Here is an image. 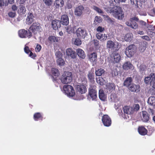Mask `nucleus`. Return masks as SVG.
Masks as SVG:
<instances>
[{
  "label": "nucleus",
  "instance_id": "f257e3e1",
  "mask_svg": "<svg viewBox=\"0 0 155 155\" xmlns=\"http://www.w3.org/2000/svg\"><path fill=\"white\" fill-rule=\"evenodd\" d=\"M107 12L112 13V15L116 18L121 20L124 17V14L121 7L118 6H115L109 7L107 10Z\"/></svg>",
  "mask_w": 155,
  "mask_h": 155
},
{
  "label": "nucleus",
  "instance_id": "f03ea898",
  "mask_svg": "<svg viewBox=\"0 0 155 155\" xmlns=\"http://www.w3.org/2000/svg\"><path fill=\"white\" fill-rule=\"evenodd\" d=\"M72 79V73L69 72H65L63 74L60 80L62 83L68 84L70 83Z\"/></svg>",
  "mask_w": 155,
  "mask_h": 155
},
{
  "label": "nucleus",
  "instance_id": "7ed1b4c3",
  "mask_svg": "<svg viewBox=\"0 0 155 155\" xmlns=\"http://www.w3.org/2000/svg\"><path fill=\"white\" fill-rule=\"evenodd\" d=\"M124 114L122 116L126 119H129L131 117V114L134 113L133 108L129 106H125L123 108Z\"/></svg>",
  "mask_w": 155,
  "mask_h": 155
},
{
  "label": "nucleus",
  "instance_id": "20e7f679",
  "mask_svg": "<svg viewBox=\"0 0 155 155\" xmlns=\"http://www.w3.org/2000/svg\"><path fill=\"white\" fill-rule=\"evenodd\" d=\"M144 81L147 84H150L152 87L155 89V73H152L146 77Z\"/></svg>",
  "mask_w": 155,
  "mask_h": 155
},
{
  "label": "nucleus",
  "instance_id": "39448f33",
  "mask_svg": "<svg viewBox=\"0 0 155 155\" xmlns=\"http://www.w3.org/2000/svg\"><path fill=\"white\" fill-rule=\"evenodd\" d=\"M64 92L68 96L73 97L75 95V92L72 87L70 85H66L63 87Z\"/></svg>",
  "mask_w": 155,
  "mask_h": 155
},
{
  "label": "nucleus",
  "instance_id": "423d86ee",
  "mask_svg": "<svg viewBox=\"0 0 155 155\" xmlns=\"http://www.w3.org/2000/svg\"><path fill=\"white\" fill-rule=\"evenodd\" d=\"M136 51V47L135 45H132L127 47L125 51V53L128 57H132Z\"/></svg>",
  "mask_w": 155,
  "mask_h": 155
},
{
  "label": "nucleus",
  "instance_id": "0eeeda50",
  "mask_svg": "<svg viewBox=\"0 0 155 155\" xmlns=\"http://www.w3.org/2000/svg\"><path fill=\"white\" fill-rule=\"evenodd\" d=\"M29 31L34 34L37 33L38 32H41L42 29L40 25L38 23H34L29 28Z\"/></svg>",
  "mask_w": 155,
  "mask_h": 155
},
{
  "label": "nucleus",
  "instance_id": "6e6552de",
  "mask_svg": "<svg viewBox=\"0 0 155 155\" xmlns=\"http://www.w3.org/2000/svg\"><path fill=\"white\" fill-rule=\"evenodd\" d=\"M18 35L21 38H25L26 37H30L31 36V32L29 29L27 31L25 29L20 30L18 31Z\"/></svg>",
  "mask_w": 155,
  "mask_h": 155
},
{
  "label": "nucleus",
  "instance_id": "1a4fd4ad",
  "mask_svg": "<svg viewBox=\"0 0 155 155\" xmlns=\"http://www.w3.org/2000/svg\"><path fill=\"white\" fill-rule=\"evenodd\" d=\"M76 35L79 38H84L87 36V33L85 30L82 28H79L76 30Z\"/></svg>",
  "mask_w": 155,
  "mask_h": 155
},
{
  "label": "nucleus",
  "instance_id": "9d476101",
  "mask_svg": "<svg viewBox=\"0 0 155 155\" xmlns=\"http://www.w3.org/2000/svg\"><path fill=\"white\" fill-rule=\"evenodd\" d=\"M102 121L104 126L109 127L111 124V121L110 117L107 115H104L102 118Z\"/></svg>",
  "mask_w": 155,
  "mask_h": 155
},
{
  "label": "nucleus",
  "instance_id": "9b49d317",
  "mask_svg": "<svg viewBox=\"0 0 155 155\" xmlns=\"http://www.w3.org/2000/svg\"><path fill=\"white\" fill-rule=\"evenodd\" d=\"M89 94L92 100H95L97 97V91L94 87H91L89 89Z\"/></svg>",
  "mask_w": 155,
  "mask_h": 155
},
{
  "label": "nucleus",
  "instance_id": "f8f14e48",
  "mask_svg": "<svg viewBox=\"0 0 155 155\" xmlns=\"http://www.w3.org/2000/svg\"><path fill=\"white\" fill-rule=\"evenodd\" d=\"M129 89L132 92H138L140 91V87L138 85L132 84L130 85Z\"/></svg>",
  "mask_w": 155,
  "mask_h": 155
},
{
  "label": "nucleus",
  "instance_id": "ddd939ff",
  "mask_svg": "<svg viewBox=\"0 0 155 155\" xmlns=\"http://www.w3.org/2000/svg\"><path fill=\"white\" fill-rule=\"evenodd\" d=\"M51 26L54 30L58 29L61 27V23L60 21L58 20H54L51 22Z\"/></svg>",
  "mask_w": 155,
  "mask_h": 155
},
{
  "label": "nucleus",
  "instance_id": "4468645a",
  "mask_svg": "<svg viewBox=\"0 0 155 155\" xmlns=\"http://www.w3.org/2000/svg\"><path fill=\"white\" fill-rule=\"evenodd\" d=\"M66 54L68 56H69L72 58H75L77 56L75 52L70 48L66 49Z\"/></svg>",
  "mask_w": 155,
  "mask_h": 155
},
{
  "label": "nucleus",
  "instance_id": "2eb2a0df",
  "mask_svg": "<svg viewBox=\"0 0 155 155\" xmlns=\"http://www.w3.org/2000/svg\"><path fill=\"white\" fill-rule=\"evenodd\" d=\"M84 7L82 5H80L76 8L74 10V14L78 16H80L82 13Z\"/></svg>",
  "mask_w": 155,
  "mask_h": 155
},
{
  "label": "nucleus",
  "instance_id": "dca6fc26",
  "mask_svg": "<svg viewBox=\"0 0 155 155\" xmlns=\"http://www.w3.org/2000/svg\"><path fill=\"white\" fill-rule=\"evenodd\" d=\"M60 22L63 25H68L69 23L68 16L66 15H62L61 17Z\"/></svg>",
  "mask_w": 155,
  "mask_h": 155
},
{
  "label": "nucleus",
  "instance_id": "f3484780",
  "mask_svg": "<svg viewBox=\"0 0 155 155\" xmlns=\"http://www.w3.org/2000/svg\"><path fill=\"white\" fill-rule=\"evenodd\" d=\"M77 91L81 94L85 93L87 91L86 87L83 85H78L76 87Z\"/></svg>",
  "mask_w": 155,
  "mask_h": 155
},
{
  "label": "nucleus",
  "instance_id": "a211bd4d",
  "mask_svg": "<svg viewBox=\"0 0 155 155\" xmlns=\"http://www.w3.org/2000/svg\"><path fill=\"white\" fill-rule=\"evenodd\" d=\"M76 52L78 56L80 58L84 59L86 57V54L83 50L81 48L76 49Z\"/></svg>",
  "mask_w": 155,
  "mask_h": 155
},
{
  "label": "nucleus",
  "instance_id": "6ab92c4d",
  "mask_svg": "<svg viewBox=\"0 0 155 155\" xmlns=\"http://www.w3.org/2000/svg\"><path fill=\"white\" fill-rule=\"evenodd\" d=\"M106 47L108 49H113L114 50H117L114 43L111 40H109L107 41Z\"/></svg>",
  "mask_w": 155,
  "mask_h": 155
},
{
  "label": "nucleus",
  "instance_id": "aec40b11",
  "mask_svg": "<svg viewBox=\"0 0 155 155\" xmlns=\"http://www.w3.org/2000/svg\"><path fill=\"white\" fill-rule=\"evenodd\" d=\"M96 37L98 39L100 40L101 41L106 40L107 38V35L105 34L98 33L96 34Z\"/></svg>",
  "mask_w": 155,
  "mask_h": 155
},
{
  "label": "nucleus",
  "instance_id": "412c9836",
  "mask_svg": "<svg viewBox=\"0 0 155 155\" xmlns=\"http://www.w3.org/2000/svg\"><path fill=\"white\" fill-rule=\"evenodd\" d=\"M123 68L124 70L132 69L134 67L133 65L129 62H127L123 65Z\"/></svg>",
  "mask_w": 155,
  "mask_h": 155
},
{
  "label": "nucleus",
  "instance_id": "4be33fe9",
  "mask_svg": "<svg viewBox=\"0 0 155 155\" xmlns=\"http://www.w3.org/2000/svg\"><path fill=\"white\" fill-rule=\"evenodd\" d=\"M141 117L142 121L144 122H147L149 120V116L147 112L146 111H142Z\"/></svg>",
  "mask_w": 155,
  "mask_h": 155
},
{
  "label": "nucleus",
  "instance_id": "5701e85b",
  "mask_svg": "<svg viewBox=\"0 0 155 155\" xmlns=\"http://www.w3.org/2000/svg\"><path fill=\"white\" fill-rule=\"evenodd\" d=\"M99 97L100 100L102 101H105L106 98V95L104 94L103 91L100 89L99 92Z\"/></svg>",
  "mask_w": 155,
  "mask_h": 155
},
{
  "label": "nucleus",
  "instance_id": "b1692460",
  "mask_svg": "<svg viewBox=\"0 0 155 155\" xmlns=\"http://www.w3.org/2000/svg\"><path fill=\"white\" fill-rule=\"evenodd\" d=\"M97 54L95 52L90 54L89 56V58L91 62L96 61L97 60Z\"/></svg>",
  "mask_w": 155,
  "mask_h": 155
},
{
  "label": "nucleus",
  "instance_id": "393cba45",
  "mask_svg": "<svg viewBox=\"0 0 155 155\" xmlns=\"http://www.w3.org/2000/svg\"><path fill=\"white\" fill-rule=\"evenodd\" d=\"M149 104L151 106H155V97L151 96L149 97L147 101Z\"/></svg>",
  "mask_w": 155,
  "mask_h": 155
},
{
  "label": "nucleus",
  "instance_id": "a878e982",
  "mask_svg": "<svg viewBox=\"0 0 155 155\" xmlns=\"http://www.w3.org/2000/svg\"><path fill=\"white\" fill-rule=\"evenodd\" d=\"M54 5L57 8L59 7H61L64 5V2L63 0H56L55 2Z\"/></svg>",
  "mask_w": 155,
  "mask_h": 155
},
{
  "label": "nucleus",
  "instance_id": "bb28decb",
  "mask_svg": "<svg viewBox=\"0 0 155 155\" xmlns=\"http://www.w3.org/2000/svg\"><path fill=\"white\" fill-rule=\"evenodd\" d=\"M138 131L139 133L141 135H144L147 133V130L143 127H139L138 129Z\"/></svg>",
  "mask_w": 155,
  "mask_h": 155
},
{
  "label": "nucleus",
  "instance_id": "cd10ccee",
  "mask_svg": "<svg viewBox=\"0 0 155 155\" xmlns=\"http://www.w3.org/2000/svg\"><path fill=\"white\" fill-rule=\"evenodd\" d=\"M33 15L31 13H29L28 15L27 18L26 19V21L28 24H31L32 23L33 20Z\"/></svg>",
  "mask_w": 155,
  "mask_h": 155
},
{
  "label": "nucleus",
  "instance_id": "c85d7f7f",
  "mask_svg": "<svg viewBox=\"0 0 155 155\" xmlns=\"http://www.w3.org/2000/svg\"><path fill=\"white\" fill-rule=\"evenodd\" d=\"M48 40L51 43L58 42L60 41V38L58 37L54 36H50L48 38Z\"/></svg>",
  "mask_w": 155,
  "mask_h": 155
},
{
  "label": "nucleus",
  "instance_id": "c756f323",
  "mask_svg": "<svg viewBox=\"0 0 155 155\" xmlns=\"http://www.w3.org/2000/svg\"><path fill=\"white\" fill-rule=\"evenodd\" d=\"M115 88V85L114 84H107L106 85V89L109 92H112Z\"/></svg>",
  "mask_w": 155,
  "mask_h": 155
},
{
  "label": "nucleus",
  "instance_id": "7c9ffc66",
  "mask_svg": "<svg viewBox=\"0 0 155 155\" xmlns=\"http://www.w3.org/2000/svg\"><path fill=\"white\" fill-rule=\"evenodd\" d=\"M114 58V62L117 63L119 62L120 60V56L118 53H114L113 54Z\"/></svg>",
  "mask_w": 155,
  "mask_h": 155
},
{
  "label": "nucleus",
  "instance_id": "2f4dec72",
  "mask_svg": "<svg viewBox=\"0 0 155 155\" xmlns=\"http://www.w3.org/2000/svg\"><path fill=\"white\" fill-rule=\"evenodd\" d=\"M133 38V35L132 33H128L126 35L125 40L127 41H130Z\"/></svg>",
  "mask_w": 155,
  "mask_h": 155
},
{
  "label": "nucleus",
  "instance_id": "473e14b6",
  "mask_svg": "<svg viewBox=\"0 0 155 155\" xmlns=\"http://www.w3.org/2000/svg\"><path fill=\"white\" fill-rule=\"evenodd\" d=\"M132 79L130 77H128L126 78L124 82V85L127 87H130L131 84L130 83L132 82Z\"/></svg>",
  "mask_w": 155,
  "mask_h": 155
},
{
  "label": "nucleus",
  "instance_id": "72a5a7b5",
  "mask_svg": "<svg viewBox=\"0 0 155 155\" xmlns=\"http://www.w3.org/2000/svg\"><path fill=\"white\" fill-rule=\"evenodd\" d=\"M51 73L52 75L55 76H58L59 74L58 69L54 68L51 69Z\"/></svg>",
  "mask_w": 155,
  "mask_h": 155
},
{
  "label": "nucleus",
  "instance_id": "f704fd0d",
  "mask_svg": "<svg viewBox=\"0 0 155 155\" xmlns=\"http://www.w3.org/2000/svg\"><path fill=\"white\" fill-rule=\"evenodd\" d=\"M19 8L22 14H24L26 11V9L25 6L24 4L20 5Z\"/></svg>",
  "mask_w": 155,
  "mask_h": 155
},
{
  "label": "nucleus",
  "instance_id": "c9c22d12",
  "mask_svg": "<svg viewBox=\"0 0 155 155\" xmlns=\"http://www.w3.org/2000/svg\"><path fill=\"white\" fill-rule=\"evenodd\" d=\"M104 69H100L95 71V74L97 76H101L104 73Z\"/></svg>",
  "mask_w": 155,
  "mask_h": 155
},
{
  "label": "nucleus",
  "instance_id": "e433bc0d",
  "mask_svg": "<svg viewBox=\"0 0 155 155\" xmlns=\"http://www.w3.org/2000/svg\"><path fill=\"white\" fill-rule=\"evenodd\" d=\"M91 8L98 13L102 14L103 13V11L100 8L95 6L94 5Z\"/></svg>",
  "mask_w": 155,
  "mask_h": 155
},
{
  "label": "nucleus",
  "instance_id": "4c0bfd02",
  "mask_svg": "<svg viewBox=\"0 0 155 155\" xmlns=\"http://www.w3.org/2000/svg\"><path fill=\"white\" fill-rule=\"evenodd\" d=\"M143 47H140V49L141 50V51L143 52L145 50L146 48L147 47L148 43L146 41H144L143 43Z\"/></svg>",
  "mask_w": 155,
  "mask_h": 155
},
{
  "label": "nucleus",
  "instance_id": "58836bf2",
  "mask_svg": "<svg viewBox=\"0 0 155 155\" xmlns=\"http://www.w3.org/2000/svg\"><path fill=\"white\" fill-rule=\"evenodd\" d=\"M57 62L58 65L61 66L64 65L65 63L64 60L61 58H58L57 60Z\"/></svg>",
  "mask_w": 155,
  "mask_h": 155
},
{
  "label": "nucleus",
  "instance_id": "ea45409f",
  "mask_svg": "<svg viewBox=\"0 0 155 155\" xmlns=\"http://www.w3.org/2000/svg\"><path fill=\"white\" fill-rule=\"evenodd\" d=\"M34 118L35 120H38L40 118L42 119L41 115L39 113H37L34 114Z\"/></svg>",
  "mask_w": 155,
  "mask_h": 155
},
{
  "label": "nucleus",
  "instance_id": "a19ab883",
  "mask_svg": "<svg viewBox=\"0 0 155 155\" xmlns=\"http://www.w3.org/2000/svg\"><path fill=\"white\" fill-rule=\"evenodd\" d=\"M111 101L114 102H117L118 100L115 94H111L110 96Z\"/></svg>",
  "mask_w": 155,
  "mask_h": 155
},
{
  "label": "nucleus",
  "instance_id": "79ce46f5",
  "mask_svg": "<svg viewBox=\"0 0 155 155\" xmlns=\"http://www.w3.org/2000/svg\"><path fill=\"white\" fill-rule=\"evenodd\" d=\"M132 108H133V112H134V111H137L139 110L140 106L139 104H135L133 106V107Z\"/></svg>",
  "mask_w": 155,
  "mask_h": 155
},
{
  "label": "nucleus",
  "instance_id": "37998d69",
  "mask_svg": "<svg viewBox=\"0 0 155 155\" xmlns=\"http://www.w3.org/2000/svg\"><path fill=\"white\" fill-rule=\"evenodd\" d=\"M66 31L68 34H71L72 32V27L71 26L69 25L65 27Z\"/></svg>",
  "mask_w": 155,
  "mask_h": 155
},
{
  "label": "nucleus",
  "instance_id": "c03bdc74",
  "mask_svg": "<svg viewBox=\"0 0 155 155\" xmlns=\"http://www.w3.org/2000/svg\"><path fill=\"white\" fill-rule=\"evenodd\" d=\"M96 79L97 82L98 84H99L101 85H103V81L104 80L103 78H97Z\"/></svg>",
  "mask_w": 155,
  "mask_h": 155
},
{
  "label": "nucleus",
  "instance_id": "a18cd8bd",
  "mask_svg": "<svg viewBox=\"0 0 155 155\" xmlns=\"http://www.w3.org/2000/svg\"><path fill=\"white\" fill-rule=\"evenodd\" d=\"M105 17L104 18H105V20H106L108 22L110 23H112L114 21L113 20H112L107 15H105Z\"/></svg>",
  "mask_w": 155,
  "mask_h": 155
},
{
  "label": "nucleus",
  "instance_id": "49530a36",
  "mask_svg": "<svg viewBox=\"0 0 155 155\" xmlns=\"http://www.w3.org/2000/svg\"><path fill=\"white\" fill-rule=\"evenodd\" d=\"M146 69V66L143 64H141L140 67V71L141 73H143Z\"/></svg>",
  "mask_w": 155,
  "mask_h": 155
},
{
  "label": "nucleus",
  "instance_id": "de8ad7c7",
  "mask_svg": "<svg viewBox=\"0 0 155 155\" xmlns=\"http://www.w3.org/2000/svg\"><path fill=\"white\" fill-rule=\"evenodd\" d=\"M102 19L100 16H96L95 18L94 21L100 23L102 21Z\"/></svg>",
  "mask_w": 155,
  "mask_h": 155
},
{
  "label": "nucleus",
  "instance_id": "09e8293b",
  "mask_svg": "<svg viewBox=\"0 0 155 155\" xmlns=\"http://www.w3.org/2000/svg\"><path fill=\"white\" fill-rule=\"evenodd\" d=\"M16 14V12L11 11L9 12L8 13V14L9 17L11 18H14Z\"/></svg>",
  "mask_w": 155,
  "mask_h": 155
},
{
  "label": "nucleus",
  "instance_id": "8fccbe9b",
  "mask_svg": "<svg viewBox=\"0 0 155 155\" xmlns=\"http://www.w3.org/2000/svg\"><path fill=\"white\" fill-rule=\"evenodd\" d=\"M74 44L77 45H80L81 44V41L79 38H76L74 41Z\"/></svg>",
  "mask_w": 155,
  "mask_h": 155
},
{
  "label": "nucleus",
  "instance_id": "3c124183",
  "mask_svg": "<svg viewBox=\"0 0 155 155\" xmlns=\"http://www.w3.org/2000/svg\"><path fill=\"white\" fill-rule=\"evenodd\" d=\"M45 4L48 6L50 5L52 2V0H43Z\"/></svg>",
  "mask_w": 155,
  "mask_h": 155
},
{
  "label": "nucleus",
  "instance_id": "603ef678",
  "mask_svg": "<svg viewBox=\"0 0 155 155\" xmlns=\"http://www.w3.org/2000/svg\"><path fill=\"white\" fill-rule=\"evenodd\" d=\"M88 77L90 80H93L94 78V74L91 72L89 73L88 74Z\"/></svg>",
  "mask_w": 155,
  "mask_h": 155
},
{
  "label": "nucleus",
  "instance_id": "864d4df0",
  "mask_svg": "<svg viewBox=\"0 0 155 155\" xmlns=\"http://www.w3.org/2000/svg\"><path fill=\"white\" fill-rule=\"evenodd\" d=\"M55 55L58 58H61L62 56V54L59 51H56L55 53Z\"/></svg>",
  "mask_w": 155,
  "mask_h": 155
},
{
  "label": "nucleus",
  "instance_id": "5fc2aeb1",
  "mask_svg": "<svg viewBox=\"0 0 155 155\" xmlns=\"http://www.w3.org/2000/svg\"><path fill=\"white\" fill-rule=\"evenodd\" d=\"M25 52L27 54H28L29 52L31 51L30 50L29 48L26 45L25 46V47L24 48Z\"/></svg>",
  "mask_w": 155,
  "mask_h": 155
},
{
  "label": "nucleus",
  "instance_id": "6e6d98bb",
  "mask_svg": "<svg viewBox=\"0 0 155 155\" xmlns=\"http://www.w3.org/2000/svg\"><path fill=\"white\" fill-rule=\"evenodd\" d=\"M132 24V26L131 28L134 29H136L138 27V25L137 23L135 22H131Z\"/></svg>",
  "mask_w": 155,
  "mask_h": 155
},
{
  "label": "nucleus",
  "instance_id": "4d7b16f0",
  "mask_svg": "<svg viewBox=\"0 0 155 155\" xmlns=\"http://www.w3.org/2000/svg\"><path fill=\"white\" fill-rule=\"evenodd\" d=\"M131 3L132 5H135L136 6H138V0H130Z\"/></svg>",
  "mask_w": 155,
  "mask_h": 155
},
{
  "label": "nucleus",
  "instance_id": "13d9d810",
  "mask_svg": "<svg viewBox=\"0 0 155 155\" xmlns=\"http://www.w3.org/2000/svg\"><path fill=\"white\" fill-rule=\"evenodd\" d=\"M41 46L39 45H37L35 48V51L36 52H39L41 50Z\"/></svg>",
  "mask_w": 155,
  "mask_h": 155
},
{
  "label": "nucleus",
  "instance_id": "bf43d9fd",
  "mask_svg": "<svg viewBox=\"0 0 155 155\" xmlns=\"http://www.w3.org/2000/svg\"><path fill=\"white\" fill-rule=\"evenodd\" d=\"M104 30V28L101 26H99L97 29V31H99L100 32H102Z\"/></svg>",
  "mask_w": 155,
  "mask_h": 155
},
{
  "label": "nucleus",
  "instance_id": "052dcab7",
  "mask_svg": "<svg viewBox=\"0 0 155 155\" xmlns=\"http://www.w3.org/2000/svg\"><path fill=\"white\" fill-rule=\"evenodd\" d=\"M141 37L142 39H145V40L147 41H150V38H149V37L148 36H147V35L142 36H141Z\"/></svg>",
  "mask_w": 155,
  "mask_h": 155
},
{
  "label": "nucleus",
  "instance_id": "680f3d73",
  "mask_svg": "<svg viewBox=\"0 0 155 155\" xmlns=\"http://www.w3.org/2000/svg\"><path fill=\"white\" fill-rule=\"evenodd\" d=\"M17 6L15 5H13L12 6V9L13 10V12H16V11L17 10Z\"/></svg>",
  "mask_w": 155,
  "mask_h": 155
},
{
  "label": "nucleus",
  "instance_id": "e2e57ef3",
  "mask_svg": "<svg viewBox=\"0 0 155 155\" xmlns=\"http://www.w3.org/2000/svg\"><path fill=\"white\" fill-rule=\"evenodd\" d=\"M138 20V18L136 17H134L133 18H131L130 19V21L131 22H132L133 20H135L136 21H137Z\"/></svg>",
  "mask_w": 155,
  "mask_h": 155
},
{
  "label": "nucleus",
  "instance_id": "0e129e2a",
  "mask_svg": "<svg viewBox=\"0 0 155 155\" xmlns=\"http://www.w3.org/2000/svg\"><path fill=\"white\" fill-rule=\"evenodd\" d=\"M137 33L140 35H143L144 34V32L143 31H137Z\"/></svg>",
  "mask_w": 155,
  "mask_h": 155
},
{
  "label": "nucleus",
  "instance_id": "69168bd1",
  "mask_svg": "<svg viewBox=\"0 0 155 155\" xmlns=\"http://www.w3.org/2000/svg\"><path fill=\"white\" fill-rule=\"evenodd\" d=\"M139 23L141 25H145L146 24L145 22L142 20L140 21Z\"/></svg>",
  "mask_w": 155,
  "mask_h": 155
},
{
  "label": "nucleus",
  "instance_id": "338daca9",
  "mask_svg": "<svg viewBox=\"0 0 155 155\" xmlns=\"http://www.w3.org/2000/svg\"><path fill=\"white\" fill-rule=\"evenodd\" d=\"M29 56L31 58H33L35 57L34 54L31 51L29 52Z\"/></svg>",
  "mask_w": 155,
  "mask_h": 155
},
{
  "label": "nucleus",
  "instance_id": "774afa93",
  "mask_svg": "<svg viewBox=\"0 0 155 155\" xmlns=\"http://www.w3.org/2000/svg\"><path fill=\"white\" fill-rule=\"evenodd\" d=\"M94 44L95 46H97L98 45L99 43L98 41L97 40H94Z\"/></svg>",
  "mask_w": 155,
  "mask_h": 155
}]
</instances>
